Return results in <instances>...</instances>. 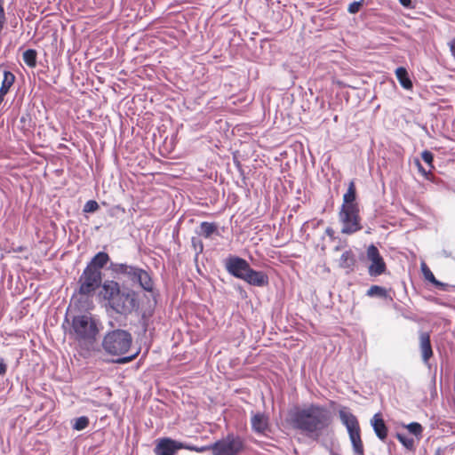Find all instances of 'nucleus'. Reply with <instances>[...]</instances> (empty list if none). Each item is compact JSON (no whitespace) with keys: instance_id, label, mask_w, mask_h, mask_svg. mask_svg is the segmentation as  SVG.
<instances>
[{"instance_id":"38","label":"nucleus","mask_w":455,"mask_h":455,"mask_svg":"<svg viewBox=\"0 0 455 455\" xmlns=\"http://www.w3.org/2000/svg\"><path fill=\"white\" fill-rule=\"evenodd\" d=\"M325 233L330 236L332 237L334 235V231L331 228H327L325 230Z\"/></svg>"},{"instance_id":"24","label":"nucleus","mask_w":455,"mask_h":455,"mask_svg":"<svg viewBox=\"0 0 455 455\" xmlns=\"http://www.w3.org/2000/svg\"><path fill=\"white\" fill-rule=\"evenodd\" d=\"M216 231L217 227L213 223L202 222L200 225V235L205 238H209Z\"/></svg>"},{"instance_id":"31","label":"nucleus","mask_w":455,"mask_h":455,"mask_svg":"<svg viewBox=\"0 0 455 455\" xmlns=\"http://www.w3.org/2000/svg\"><path fill=\"white\" fill-rule=\"evenodd\" d=\"M98 209H99L98 203L94 200H90V201L86 202V204H84V212H94Z\"/></svg>"},{"instance_id":"39","label":"nucleus","mask_w":455,"mask_h":455,"mask_svg":"<svg viewBox=\"0 0 455 455\" xmlns=\"http://www.w3.org/2000/svg\"><path fill=\"white\" fill-rule=\"evenodd\" d=\"M142 287L144 288V290H145V291H149V292H153V288H154V286H146V285H143Z\"/></svg>"},{"instance_id":"35","label":"nucleus","mask_w":455,"mask_h":455,"mask_svg":"<svg viewBox=\"0 0 455 455\" xmlns=\"http://www.w3.org/2000/svg\"><path fill=\"white\" fill-rule=\"evenodd\" d=\"M6 371H7L6 364L4 363L3 359H0V375L5 374Z\"/></svg>"},{"instance_id":"34","label":"nucleus","mask_w":455,"mask_h":455,"mask_svg":"<svg viewBox=\"0 0 455 455\" xmlns=\"http://www.w3.org/2000/svg\"><path fill=\"white\" fill-rule=\"evenodd\" d=\"M448 45H449V48H450L452 57L455 59V38L452 39L451 41H450L448 43Z\"/></svg>"},{"instance_id":"10","label":"nucleus","mask_w":455,"mask_h":455,"mask_svg":"<svg viewBox=\"0 0 455 455\" xmlns=\"http://www.w3.org/2000/svg\"><path fill=\"white\" fill-rule=\"evenodd\" d=\"M367 258L371 262L368 269L371 276H377L385 272L386 264L375 245L371 244L368 247Z\"/></svg>"},{"instance_id":"45","label":"nucleus","mask_w":455,"mask_h":455,"mask_svg":"<svg viewBox=\"0 0 455 455\" xmlns=\"http://www.w3.org/2000/svg\"><path fill=\"white\" fill-rule=\"evenodd\" d=\"M435 455H440V454H439V452H436V454H435Z\"/></svg>"},{"instance_id":"33","label":"nucleus","mask_w":455,"mask_h":455,"mask_svg":"<svg viewBox=\"0 0 455 455\" xmlns=\"http://www.w3.org/2000/svg\"><path fill=\"white\" fill-rule=\"evenodd\" d=\"M361 6H362V4L360 2H353L352 4H350L348 5L347 10L350 13H356L359 12Z\"/></svg>"},{"instance_id":"14","label":"nucleus","mask_w":455,"mask_h":455,"mask_svg":"<svg viewBox=\"0 0 455 455\" xmlns=\"http://www.w3.org/2000/svg\"><path fill=\"white\" fill-rule=\"evenodd\" d=\"M419 346L422 359L425 363H427L428 360L433 356L430 334L428 332H421L419 334Z\"/></svg>"},{"instance_id":"5","label":"nucleus","mask_w":455,"mask_h":455,"mask_svg":"<svg viewBox=\"0 0 455 455\" xmlns=\"http://www.w3.org/2000/svg\"><path fill=\"white\" fill-rule=\"evenodd\" d=\"M245 448V441L242 436L229 433L211 445L196 449V451L202 453L211 451L212 455H241Z\"/></svg>"},{"instance_id":"13","label":"nucleus","mask_w":455,"mask_h":455,"mask_svg":"<svg viewBox=\"0 0 455 455\" xmlns=\"http://www.w3.org/2000/svg\"><path fill=\"white\" fill-rule=\"evenodd\" d=\"M339 415L348 433L360 428L356 417L348 411L347 408L340 409L339 411Z\"/></svg>"},{"instance_id":"6","label":"nucleus","mask_w":455,"mask_h":455,"mask_svg":"<svg viewBox=\"0 0 455 455\" xmlns=\"http://www.w3.org/2000/svg\"><path fill=\"white\" fill-rule=\"evenodd\" d=\"M98 332L99 329L92 317L86 315L73 317L70 334L81 345H92L96 340Z\"/></svg>"},{"instance_id":"11","label":"nucleus","mask_w":455,"mask_h":455,"mask_svg":"<svg viewBox=\"0 0 455 455\" xmlns=\"http://www.w3.org/2000/svg\"><path fill=\"white\" fill-rule=\"evenodd\" d=\"M96 288H101V286H79V291L75 293L71 299L72 303L75 305H81L82 307L89 309L92 303V297L93 296Z\"/></svg>"},{"instance_id":"9","label":"nucleus","mask_w":455,"mask_h":455,"mask_svg":"<svg viewBox=\"0 0 455 455\" xmlns=\"http://www.w3.org/2000/svg\"><path fill=\"white\" fill-rule=\"evenodd\" d=\"M181 449L196 451L197 447L185 444L169 437H164L157 440L154 451L156 455H175V453Z\"/></svg>"},{"instance_id":"22","label":"nucleus","mask_w":455,"mask_h":455,"mask_svg":"<svg viewBox=\"0 0 455 455\" xmlns=\"http://www.w3.org/2000/svg\"><path fill=\"white\" fill-rule=\"evenodd\" d=\"M396 77L400 83V84L406 90H410L412 88V83L408 76L407 70L403 68H397L395 70Z\"/></svg>"},{"instance_id":"44","label":"nucleus","mask_w":455,"mask_h":455,"mask_svg":"<svg viewBox=\"0 0 455 455\" xmlns=\"http://www.w3.org/2000/svg\"><path fill=\"white\" fill-rule=\"evenodd\" d=\"M112 284L117 285L118 283L116 282H112Z\"/></svg>"},{"instance_id":"43","label":"nucleus","mask_w":455,"mask_h":455,"mask_svg":"<svg viewBox=\"0 0 455 455\" xmlns=\"http://www.w3.org/2000/svg\"><path fill=\"white\" fill-rule=\"evenodd\" d=\"M203 251V244L200 243V251Z\"/></svg>"},{"instance_id":"2","label":"nucleus","mask_w":455,"mask_h":455,"mask_svg":"<svg viewBox=\"0 0 455 455\" xmlns=\"http://www.w3.org/2000/svg\"><path fill=\"white\" fill-rule=\"evenodd\" d=\"M99 297L119 314L130 313L137 307L135 293L129 286H101Z\"/></svg>"},{"instance_id":"23","label":"nucleus","mask_w":455,"mask_h":455,"mask_svg":"<svg viewBox=\"0 0 455 455\" xmlns=\"http://www.w3.org/2000/svg\"><path fill=\"white\" fill-rule=\"evenodd\" d=\"M355 255L351 251H345L339 259V266L343 268H350L355 265Z\"/></svg>"},{"instance_id":"36","label":"nucleus","mask_w":455,"mask_h":455,"mask_svg":"<svg viewBox=\"0 0 455 455\" xmlns=\"http://www.w3.org/2000/svg\"><path fill=\"white\" fill-rule=\"evenodd\" d=\"M400 4L404 7H410L411 0H399Z\"/></svg>"},{"instance_id":"30","label":"nucleus","mask_w":455,"mask_h":455,"mask_svg":"<svg viewBox=\"0 0 455 455\" xmlns=\"http://www.w3.org/2000/svg\"><path fill=\"white\" fill-rule=\"evenodd\" d=\"M367 294L369 296L385 297L387 294V291L381 286H371V288L367 291Z\"/></svg>"},{"instance_id":"3","label":"nucleus","mask_w":455,"mask_h":455,"mask_svg":"<svg viewBox=\"0 0 455 455\" xmlns=\"http://www.w3.org/2000/svg\"><path fill=\"white\" fill-rule=\"evenodd\" d=\"M132 343V337L130 332L117 329L108 332L103 340L102 347L108 355L119 356L115 362L117 363H127L134 360L139 351L129 356H123L126 354Z\"/></svg>"},{"instance_id":"41","label":"nucleus","mask_w":455,"mask_h":455,"mask_svg":"<svg viewBox=\"0 0 455 455\" xmlns=\"http://www.w3.org/2000/svg\"><path fill=\"white\" fill-rule=\"evenodd\" d=\"M4 21H0V32H1V31H2V29H3V23H4Z\"/></svg>"},{"instance_id":"29","label":"nucleus","mask_w":455,"mask_h":455,"mask_svg":"<svg viewBox=\"0 0 455 455\" xmlns=\"http://www.w3.org/2000/svg\"><path fill=\"white\" fill-rule=\"evenodd\" d=\"M407 429L410 431V433L413 434L416 436L420 437L423 432L422 426L418 422H411L409 425H407Z\"/></svg>"},{"instance_id":"1","label":"nucleus","mask_w":455,"mask_h":455,"mask_svg":"<svg viewBox=\"0 0 455 455\" xmlns=\"http://www.w3.org/2000/svg\"><path fill=\"white\" fill-rule=\"evenodd\" d=\"M288 421L292 428L317 438L331 425V415L325 407L311 403L307 407L291 410Z\"/></svg>"},{"instance_id":"21","label":"nucleus","mask_w":455,"mask_h":455,"mask_svg":"<svg viewBox=\"0 0 455 455\" xmlns=\"http://www.w3.org/2000/svg\"><path fill=\"white\" fill-rule=\"evenodd\" d=\"M356 192L354 181H350L347 192L343 196L342 206H358L355 203Z\"/></svg>"},{"instance_id":"40","label":"nucleus","mask_w":455,"mask_h":455,"mask_svg":"<svg viewBox=\"0 0 455 455\" xmlns=\"http://www.w3.org/2000/svg\"><path fill=\"white\" fill-rule=\"evenodd\" d=\"M417 164H418V166H419V171H420V172H423V174H425V175H426V174H427V172H426L425 170H423V168L421 167L420 164L418 162V163H417Z\"/></svg>"},{"instance_id":"27","label":"nucleus","mask_w":455,"mask_h":455,"mask_svg":"<svg viewBox=\"0 0 455 455\" xmlns=\"http://www.w3.org/2000/svg\"><path fill=\"white\" fill-rule=\"evenodd\" d=\"M397 439L400 441V443H403V445L407 448L408 450H413L415 442L413 438L409 437L403 434H397L396 435Z\"/></svg>"},{"instance_id":"19","label":"nucleus","mask_w":455,"mask_h":455,"mask_svg":"<svg viewBox=\"0 0 455 455\" xmlns=\"http://www.w3.org/2000/svg\"><path fill=\"white\" fill-rule=\"evenodd\" d=\"M134 267L126 265V264H119V263H111L109 266V269L115 275L114 277L119 278L120 275L126 277L128 280L130 278L131 274L133 271Z\"/></svg>"},{"instance_id":"26","label":"nucleus","mask_w":455,"mask_h":455,"mask_svg":"<svg viewBox=\"0 0 455 455\" xmlns=\"http://www.w3.org/2000/svg\"><path fill=\"white\" fill-rule=\"evenodd\" d=\"M420 267H421L422 274L427 281L432 283V284H444L443 283H441L435 279L432 271L429 269V267H427V265L425 262H421Z\"/></svg>"},{"instance_id":"16","label":"nucleus","mask_w":455,"mask_h":455,"mask_svg":"<svg viewBox=\"0 0 455 455\" xmlns=\"http://www.w3.org/2000/svg\"><path fill=\"white\" fill-rule=\"evenodd\" d=\"M14 82L15 76L12 72L4 70V78L0 87V105L3 103L4 96L8 93Z\"/></svg>"},{"instance_id":"8","label":"nucleus","mask_w":455,"mask_h":455,"mask_svg":"<svg viewBox=\"0 0 455 455\" xmlns=\"http://www.w3.org/2000/svg\"><path fill=\"white\" fill-rule=\"evenodd\" d=\"M339 219L342 225L341 233L353 234L362 228L358 206H341Z\"/></svg>"},{"instance_id":"37","label":"nucleus","mask_w":455,"mask_h":455,"mask_svg":"<svg viewBox=\"0 0 455 455\" xmlns=\"http://www.w3.org/2000/svg\"><path fill=\"white\" fill-rule=\"evenodd\" d=\"M4 20H5L4 11L2 4H0V21H4Z\"/></svg>"},{"instance_id":"18","label":"nucleus","mask_w":455,"mask_h":455,"mask_svg":"<svg viewBox=\"0 0 455 455\" xmlns=\"http://www.w3.org/2000/svg\"><path fill=\"white\" fill-rule=\"evenodd\" d=\"M128 281L134 284H148L151 279L147 271L134 267Z\"/></svg>"},{"instance_id":"12","label":"nucleus","mask_w":455,"mask_h":455,"mask_svg":"<svg viewBox=\"0 0 455 455\" xmlns=\"http://www.w3.org/2000/svg\"><path fill=\"white\" fill-rule=\"evenodd\" d=\"M251 428L257 434L265 435L269 430L268 417L264 413H255L251 417Z\"/></svg>"},{"instance_id":"32","label":"nucleus","mask_w":455,"mask_h":455,"mask_svg":"<svg viewBox=\"0 0 455 455\" xmlns=\"http://www.w3.org/2000/svg\"><path fill=\"white\" fill-rule=\"evenodd\" d=\"M421 157H422L423 161L429 165V168H433L432 163H433L434 156L431 152H429L427 150L423 151L421 154Z\"/></svg>"},{"instance_id":"28","label":"nucleus","mask_w":455,"mask_h":455,"mask_svg":"<svg viewBox=\"0 0 455 455\" xmlns=\"http://www.w3.org/2000/svg\"><path fill=\"white\" fill-rule=\"evenodd\" d=\"M89 426V419L85 416L79 417L76 419L75 424L73 426L76 430H83Z\"/></svg>"},{"instance_id":"17","label":"nucleus","mask_w":455,"mask_h":455,"mask_svg":"<svg viewBox=\"0 0 455 455\" xmlns=\"http://www.w3.org/2000/svg\"><path fill=\"white\" fill-rule=\"evenodd\" d=\"M128 281L134 284H148L151 279L147 271L134 267Z\"/></svg>"},{"instance_id":"15","label":"nucleus","mask_w":455,"mask_h":455,"mask_svg":"<svg viewBox=\"0 0 455 455\" xmlns=\"http://www.w3.org/2000/svg\"><path fill=\"white\" fill-rule=\"evenodd\" d=\"M371 425L373 427L376 435L380 440H385L387 436L388 430L384 422V419L381 417V414L377 413L373 416L371 419Z\"/></svg>"},{"instance_id":"4","label":"nucleus","mask_w":455,"mask_h":455,"mask_svg":"<svg viewBox=\"0 0 455 455\" xmlns=\"http://www.w3.org/2000/svg\"><path fill=\"white\" fill-rule=\"evenodd\" d=\"M225 267L232 275L246 282L248 284H265L267 276L262 271L251 268L249 263L239 257L230 256L225 260Z\"/></svg>"},{"instance_id":"7","label":"nucleus","mask_w":455,"mask_h":455,"mask_svg":"<svg viewBox=\"0 0 455 455\" xmlns=\"http://www.w3.org/2000/svg\"><path fill=\"white\" fill-rule=\"evenodd\" d=\"M109 261V256L104 251L98 252L87 265L80 282L81 284H101V268Z\"/></svg>"},{"instance_id":"25","label":"nucleus","mask_w":455,"mask_h":455,"mask_svg":"<svg viewBox=\"0 0 455 455\" xmlns=\"http://www.w3.org/2000/svg\"><path fill=\"white\" fill-rule=\"evenodd\" d=\"M23 61L30 68H34L36 64V52L28 49L23 52Z\"/></svg>"},{"instance_id":"20","label":"nucleus","mask_w":455,"mask_h":455,"mask_svg":"<svg viewBox=\"0 0 455 455\" xmlns=\"http://www.w3.org/2000/svg\"><path fill=\"white\" fill-rule=\"evenodd\" d=\"M349 438L353 445L354 451L356 455H364L363 444L361 439L360 428L349 432Z\"/></svg>"},{"instance_id":"42","label":"nucleus","mask_w":455,"mask_h":455,"mask_svg":"<svg viewBox=\"0 0 455 455\" xmlns=\"http://www.w3.org/2000/svg\"><path fill=\"white\" fill-rule=\"evenodd\" d=\"M439 287H440L442 290H446L445 288H446L447 286L442 285V286H439Z\"/></svg>"}]
</instances>
